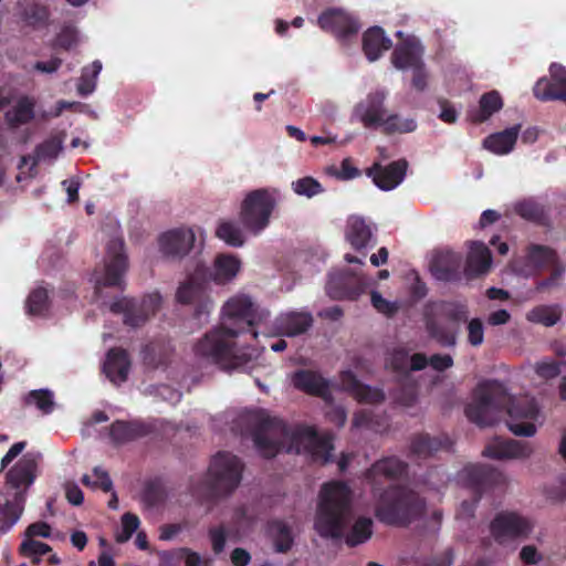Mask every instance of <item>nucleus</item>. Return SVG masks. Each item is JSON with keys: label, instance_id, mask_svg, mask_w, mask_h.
<instances>
[{"label": "nucleus", "instance_id": "nucleus-4", "mask_svg": "<svg viewBox=\"0 0 566 566\" xmlns=\"http://www.w3.org/2000/svg\"><path fill=\"white\" fill-rule=\"evenodd\" d=\"M464 408L465 417L480 428L493 426L507 416L509 430L518 437H533L539 407L527 392L518 396L510 391H478Z\"/></svg>", "mask_w": 566, "mask_h": 566}, {"label": "nucleus", "instance_id": "nucleus-22", "mask_svg": "<svg viewBox=\"0 0 566 566\" xmlns=\"http://www.w3.org/2000/svg\"><path fill=\"white\" fill-rule=\"evenodd\" d=\"M38 454L28 452L7 472L6 481L12 489H28L35 480Z\"/></svg>", "mask_w": 566, "mask_h": 566}, {"label": "nucleus", "instance_id": "nucleus-52", "mask_svg": "<svg viewBox=\"0 0 566 566\" xmlns=\"http://www.w3.org/2000/svg\"><path fill=\"white\" fill-rule=\"evenodd\" d=\"M468 339L472 346H479L484 339V328L480 319L473 318L468 324Z\"/></svg>", "mask_w": 566, "mask_h": 566}, {"label": "nucleus", "instance_id": "nucleus-16", "mask_svg": "<svg viewBox=\"0 0 566 566\" xmlns=\"http://www.w3.org/2000/svg\"><path fill=\"white\" fill-rule=\"evenodd\" d=\"M490 532L496 543L527 537L532 532L531 522L513 512H500L490 524Z\"/></svg>", "mask_w": 566, "mask_h": 566}, {"label": "nucleus", "instance_id": "nucleus-13", "mask_svg": "<svg viewBox=\"0 0 566 566\" xmlns=\"http://www.w3.org/2000/svg\"><path fill=\"white\" fill-rule=\"evenodd\" d=\"M161 295L158 292L148 294L142 302L120 297L111 304V311L122 314L124 323L129 326H139L149 316L154 315L161 305Z\"/></svg>", "mask_w": 566, "mask_h": 566}, {"label": "nucleus", "instance_id": "nucleus-6", "mask_svg": "<svg viewBox=\"0 0 566 566\" xmlns=\"http://www.w3.org/2000/svg\"><path fill=\"white\" fill-rule=\"evenodd\" d=\"M101 259L91 281L98 290L104 286L120 287L128 271L129 261L123 234L117 224L103 229L99 234Z\"/></svg>", "mask_w": 566, "mask_h": 566}, {"label": "nucleus", "instance_id": "nucleus-19", "mask_svg": "<svg viewBox=\"0 0 566 566\" xmlns=\"http://www.w3.org/2000/svg\"><path fill=\"white\" fill-rule=\"evenodd\" d=\"M317 24L326 32L338 39L345 40L357 33L359 25L357 21L343 9H328L317 18Z\"/></svg>", "mask_w": 566, "mask_h": 566}, {"label": "nucleus", "instance_id": "nucleus-38", "mask_svg": "<svg viewBox=\"0 0 566 566\" xmlns=\"http://www.w3.org/2000/svg\"><path fill=\"white\" fill-rule=\"evenodd\" d=\"M50 304L49 290L40 284L30 292L27 298V313L32 316H42L48 312Z\"/></svg>", "mask_w": 566, "mask_h": 566}, {"label": "nucleus", "instance_id": "nucleus-34", "mask_svg": "<svg viewBox=\"0 0 566 566\" xmlns=\"http://www.w3.org/2000/svg\"><path fill=\"white\" fill-rule=\"evenodd\" d=\"M25 494L22 491H17L13 502L8 501L3 506H0V531H9L20 518L23 511V503Z\"/></svg>", "mask_w": 566, "mask_h": 566}, {"label": "nucleus", "instance_id": "nucleus-45", "mask_svg": "<svg viewBox=\"0 0 566 566\" xmlns=\"http://www.w3.org/2000/svg\"><path fill=\"white\" fill-rule=\"evenodd\" d=\"M291 189L301 197L313 198L323 192L322 185L312 177H303L292 181Z\"/></svg>", "mask_w": 566, "mask_h": 566}, {"label": "nucleus", "instance_id": "nucleus-62", "mask_svg": "<svg viewBox=\"0 0 566 566\" xmlns=\"http://www.w3.org/2000/svg\"><path fill=\"white\" fill-rule=\"evenodd\" d=\"M552 82L560 90H566V69L560 64H552L549 67Z\"/></svg>", "mask_w": 566, "mask_h": 566}, {"label": "nucleus", "instance_id": "nucleus-47", "mask_svg": "<svg viewBox=\"0 0 566 566\" xmlns=\"http://www.w3.org/2000/svg\"><path fill=\"white\" fill-rule=\"evenodd\" d=\"M63 148V138L60 136H54L36 148V158L39 160H54Z\"/></svg>", "mask_w": 566, "mask_h": 566}, {"label": "nucleus", "instance_id": "nucleus-9", "mask_svg": "<svg viewBox=\"0 0 566 566\" xmlns=\"http://www.w3.org/2000/svg\"><path fill=\"white\" fill-rule=\"evenodd\" d=\"M210 284L199 264L196 263L185 280L179 282L175 293L176 302L191 305L197 316L209 314L214 306Z\"/></svg>", "mask_w": 566, "mask_h": 566}, {"label": "nucleus", "instance_id": "nucleus-3", "mask_svg": "<svg viewBox=\"0 0 566 566\" xmlns=\"http://www.w3.org/2000/svg\"><path fill=\"white\" fill-rule=\"evenodd\" d=\"M353 496L350 488L342 481L324 483L318 494L313 528L323 539L344 541L348 547L366 543L373 536V521L358 517L350 530Z\"/></svg>", "mask_w": 566, "mask_h": 566}, {"label": "nucleus", "instance_id": "nucleus-18", "mask_svg": "<svg viewBox=\"0 0 566 566\" xmlns=\"http://www.w3.org/2000/svg\"><path fill=\"white\" fill-rule=\"evenodd\" d=\"M210 283L227 285L233 282L241 272L242 262L240 258L231 253H219L214 256L211 265L197 262Z\"/></svg>", "mask_w": 566, "mask_h": 566}, {"label": "nucleus", "instance_id": "nucleus-20", "mask_svg": "<svg viewBox=\"0 0 566 566\" xmlns=\"http://www.w3.org/2000/svg\"><path fill=\"white\" fill-rule=\"evenodd\" d=\"M453 446L447 434L431 437L428 433H419L411 438L408 458L411 460H427L440 451L449 452Z\"/></svg>", "mask_w": 566, "mask_h": 566}, {"label": "nucleus", "instance_id": "nucleus-36", "mask_svg": "<svg viewBox=\"0 0 566 566\" xmlns=\"http://www.w3.org/2000/svg\"><path fill=\"white\" fill-rule=\"evenodd\" d=\"M274 549L276 553H287L293 544L294 537L291 527L283 521L274 520L269 523Z\"/></svg>", "mask_w": 566, "mask_h": 566}, {"label": "nucleus", "instance_id": "nucleus-26", "mask_svg": "<svg viewBox=\"0 0 566 566\" xmlns=\"http://www.w3.org/2000/svg\"><path fill=\"white\" fill-rule=\"evenodd\" d=\"M129 370L130 359L124 349L113 348L107 352L103 363V373L114 386L125 382Z\"/></svg>", "mask_w": 566, "mask_h": 566}, {"label": "nucleus", "instance_id": "nucleus-27", "mask_svg": "<svg viewBox=\"0 0 566 566\" xmlns=\"http://www.w3.org/2000/svg\"><path fill=\"white\" fill-rule=\"evenodd\" d=\"M428 358L423 354L409 353L405 348L392 349L386 359V366L395 371H418L427 367Z\"/></svg>", "mask_w": 566, "mask_h": 566}, {"label": "nucleus", "instance_id": "nucleus-57", "mask_svg": "<svg viewBox=\"0 0 566 566\" xmlns=\"http://www.w3.org/2000/svg\"><path fill=\"white\" fill-rule=\"evenodd\" d=\"M334 176L340 180H350L359 176V170L354 167L350 159H344L338 168L334 169Z\"/></svg>", "mask_w": 566, "mask_h": 566}, {"label": "nucleus", "instance_id": "nucleus-61", "mask_svg": "<svg viewBox=\"0 0 566 566\" xmlns=\"http://www.w3.org/2000/svg\"><path fill=\"white\" fill-rule=\"evenodd\" d=\"M430 366L432 369L438 371H443L450 368L453 365V359L450 355H433L428 360L427 366Z\"/></svg>", "mask_w": 566, "mask_h": 566}, {"label": "nucleus", "instance_id": "nucleus-64", "mask_svg": "<svg viewBox=\"0 0 566 566\" xmlns=\"http://www.w3.org/2000/svg\"><path fill=\"white\" fill-rule=\"evenodd\" d=\"M180 553L185 556L186 566H208L210 563L209 559H202L197 552L190 548H181Z\"/></svg>", "mask_w": 566, "mask_h": 566}, {"label": "nucleus", "instance_id": "nucleus-41", "mask_svg": "<svg viewBox=\"0 0 566 566\" xmlns=\"http://www.w3.org/2000/svg\"><path fill=\"white\" fill-rule=\"evenodd\" d=\"M101 71L102 63L98 60L82 70V74L77 83V92L80 95L86 96L95 91L97 77Z\"/></svg>", "mask_w": 566, "mask_h": 566}, {"label": "nucleus", "instance_id": "nucleus-37", "mask_svg": "<svg viewBox=\"0 0 566 566\" xmlns=\"http://www.w3.org/2000/svg\"><path fill=\"white\" fill-rule=\"evenodd\" d=\"M502 107L503 98L501 94L497 91H490L480 97L479 109L473 114L472 118L478 123L485 122L501 111Z\"/></svg>", "mask_w": 566, "mask_h": 566}, {"label": "nucleus", "instance_id": "nucleus-54", "mask_svg": "<svg viewBox=\"0 0 566 566\" xmlns=\"http://www.w3.org/2000/svg\"><path fill=\"white\" fill-rule=\"evenodd\" d=\"M412 73L411 84L417 91H424L429 84V73L424 66V63L410 70Z\"/></svg>", "mask_w": 566, "mask_h": 566}, {"label": "nucleus", "instance_id": "nucleus-21", "mask_svg": "<svg viewBox=\"0 0 566 566\" xmlns=\"http://www.w3.org/2000/svg\"><path fill=\"white\" fill-rule=\"evenodd\" d=\"M423 55V46L415 35H407L396 45L391 54L392 65L400 71H410L420 64Z\"/></svg>", "mask_w": 566, "mask_h": 566}, {"label": "nucleus", "instance_id": "nucleus-11", "mask_svg": "<svg viewBox=\"0 0 566 566\" xmlns=\"http://www.w3.org/2000/svg\"><path fill=\"white\" fill-rule=\"evenodd\" d=\"M549 264H555L554 273L548 280L538 283L537 290L541 291L556 285L565 272V266L556 263V254L553 250L543 245H531L526 256L514 262L513 270L518 275L531 276Z\"/></svg>", "mask_w": 566, "mask_h": 566}, {"label": "nucleus", "instance_id": "nucleus-25", "mask_svg": "<svg viewBox=\"0 0 566 566\" xmlns=\"http://www.w3.org/2000/svg\"><path fill=\"white\" fill-rule=\"evenodd\" d=\"M532 453L530 443L522 442L513 439L501 440L496 439L489 443L482 454L484 457L503 460V459H525Z\"/></svg>", "mask_w": 566, "mask_h": 566}, {"label": "nucleus", "instance_id": "nucleus-17", "mask_svg": "<svg viewBox=\"0 0 566 566\" xmlns=\"http://www.w3.org/2000/svg\"><path fill=\"white\" fill-rule=\"evenodd\" d=\"M408 468V463L396 455L384 457L371 464L366 471L365 478L376 495L384 482H392L406 476Z\"/></svg>", "mask_w": 566, "mask_h": 566}, {"label": "nucleus", "instance_id": "nucleus-59", "mask_svg": "<svg viewBox=\"0 0 566 566\" xmlns=\"http://www.w3.org/2000/svg\"><path fill=\"white\" fill-rule=\"evenodd\" d=\"M51 535V526L45 522H35L25 530L27 538L33 539L35 536L48 538Z\"/></svg>", "mask_w": 566, "mask_h": 566}, {"label": "nucleus", "instance_id": "nucleus-63", "mask_svg": "<svg viewBox=\"0 0 566 566\" xmlns=\"http://www.w3.org/2000/svg\"><path fill=\"white\" fill-rule=\"evenodd\" d=\"M547 497L555 501L566 500V474L560 476L558 486H549L545 490Z\"/></svg>", "mask_w": 566, "mask_h": 566}, {"label": "nucleus", "instance_id": "nucleus-32", "mask_svg": "<svg viewBox=\"0 0 566 566\" xmlns=\"http://www.w3.org/2000/svg\"><path fill=\"white\" fill-rule=\"evenodd\" d=\"M289 384L295 389H327L331 381L319 371L311 369L297 370L289 376Z\"/></svg>", "mask_w": 566, "mask_h": 566}, {"label": "nucleus", "instance_id": "nucleus-23", "mask_svg": "<svg viewBox=\"0 0 566 566\" xmlns=\"http://www.w3.org/2000/svg\"><path fill=\"white\" fill-rule=\"evenodd\" d=\"M408 164L406 160H398L388 166L376 164L368 171V176L373 178L375 185L385 191L397 188L405 179Z\"/></svg>", "mask_w": 566, "mask_h": 566}, {"label": "nucleus", "instance_id": "nucleus-15", "mask_svg": "<svg viewBox=\"0 0 566 566\" xmlns=\"http://www.w3.org/2000/svg\"><path fill=\"white\" fill-rule=\"evenodd\" d=\"M313 325V316L306 310L282 312L271 326L264 325L262 334L268 336L295 337L306 333Z\"/></svg>", "mask_w": 566, "mask_h": 566}, {"label": "nucleus", "instance_id": "nucleus-14", "mask_svg": "<svg viewBox=\"0 0 566 566\" xmlns=\"http://www.w3.org/2000/svg\"><path fill=\"white\" fill-rule=\"evenodd\" d=\"M387 96L388 93L385 90L369 92L354 106L352 119L360 123L365 128H380L388 114Z\"/></svg>", "mask_w": 566, "mask_h": 566}, {"label": "nucleus", "instance_id": "nucleus-55", "mask_svg": "<svg viewBox=\"0 0 566 566\" xmlns=\"http://www.w3.org/2000/svg\"><path fill=\"white\" fill-rule=\"evenodd\" d=\"M428 331L430 335L440 342L442 345L452 346L455 344V336L452 332L444 331L436 323H430L428 325Z\"/></svg>", "mask_w": 566, "mask_h": 566}, {"label": "nucleus", "instance_id": "nucleus-24", "mask_svg": "<svg viewBox=\"0 0 566 566\" xmlns=\"http://www.w3.org/2000/svg\"><path fill=\"white\" fill-rule=\"evenodd\" d=\"M154 431L151 423L140 420H116L109 427V438L114 444H124L149 436Z\"/></svg>", "mask_w": 566, "mask_h": 566}, {"label": "nucleus", "instance_id": "nucleus-60", "mask_svg": "<svg viewBox=\"0 0 566 566\" xmlns=\"http://www.w3.org/2000/svg\"><path fill=\"white\" fill-rule=\"evenodd\" d=\"M78 41V33L74 28H65L57 36V44L65 49H71Z\"/></svg>", "mask_w": 566, "mask_h": 566}, {"label": "nucleus", "instance_id": "nucleus-31", "mask_svg": "<svg viewBox=\"0 0 566 566\" xmlns=\"http://www.w3.org/2000/svg\"><path fill=\"white\" fill-rule=\"evenodd\" d=\"M520 134V125L510 127L503 132L488 136L483 146L489 151L502 156L511 153L516 144Z\"/></svg>", "mask_w": 566, "mask_h": 566}, {"label": "nucleus", "instance_id": "nucleus-5", "mask_svg": "<svg viewBox=\"0 0 566 566\" xmlns=\"http://www.w3.org/2000/svg\"><path fill=\"white\" fill-rule=\"evenodd\" d=\"M243 463L226 451L218 452L205 476L191 478L189 491L200 502H213L231 494L242 479Z\"/></svg>", "mask_w": 566, "mask_h": 566}, {"label": "nucleus", "instance_id": "nucleus-29", "mask_svg": "<svg viewBox=\"0 0 566 566\" xmlns=\"http://www.w3.org/2000/svg\"><path fill=\"white\" fill-rule=\"evenodd\" d=\"M492 265L491 252L488 247L480 241L469 243L467 256V272L470 275H480L486 273Z\"/></svg>", "mask_w": 566, "mask_h": 566}, {"label": "nucleus", "instance_id": "nucleus-1", "mask_svg": "<svg viewBox=\"0 0 566 566\" xmlns=\"http://www.w3.org/2000/svg\"><path fill=\"white\" fill-rule=\"evenodd\" d=\"M270 313L255 305L247 294H235L221 308V325L207 333L193 347L196 357L213 363L226 370L247 369L260 350L250 348L241 352L233 338L251 331L256 338L268 323Z\"/></svg>", "mask_w": 566, "mask_h": 566}, {"label": "nucleus", "instance_id": "nucleus-53", "mask_svg": "<svg viewBox=\"0 0 566 566\" xmlns=\"http://www.w3.org/2000/svg\"><path fill=\"white\" fill-rule=\"evenodd\" d=\"M371 304L381 314L392 315L398 310L396 302L385 300L378 292H371Z\"/></svg>", "mask_w": 566, "mask_h": 566}, {"label": "nucleus", "instance_id": "nucleus-56", "mask_svg": "<svg viewBox=\"0 0 566 566\" xmlns=\"http://www.w3.org/2000/svg\"><path fill=\"white\" fill-rule=\"evenodd\" d=\"M49 18L48 9L42 6H36L25 13L24 20L28 24L40 27L46 22Z\"/></svg>", "mask_w": 566, "mask_h": 566}, {"label": "nucleus", "instance_id": "nucleus-30", "mask_svg": "<svg viewBox=\"0 0 566 566\" xmlns=\"http://www.w3.org/2000/svg\"><path fill=\"white\" fill-rule=\"evenodd\" d=\"M345 235L350 245L361 250L374 243L373 229L360 217H350L347 220Z\"/></svg>", "mask_w": 566, "mask_h": 566}, {"label": "nucleus", "instance_id": "nucleus-49", "mask_svg": "<svg viewBox=\"0 0 566 566\" xmlns=\"http://www.w3.org/2000/svg\"><path fill=\"white\" fill-rule=\"evenodd\" d=\"M139 526V518L137 515L133 513H125L122 516V531L116 535V542L125 543L127 542L133 534L137 531Z\"/></svg>", "mask_w": 566, "mask_h": 566}, {"label": "nucleus", "instance_id": "nucleus-58", "mask_svg": "<svg viewBox=\"0 0 566 566\" xmlns=\"http://www.w3.org/2000/svg\"><path fill=\"white\" fill-rule=\"evenodd\" d=\"M360 403L377 405L385 400V391H349Z\"/></svg>", "mask_w": 566, "mask_h": 566}, {"label": "nucleus", "instance_id": "nucleus-33", "mask_svg": "<svg viewBox=\"0 0 566 566\" xmlns=\"http://www.w3.org/2000/svg\"><path fill=\"white\" fill-rule=\"evenodd\" d=\"M34 117V101L28 96H21L6 113V120L10 127H19L28 124Z\"/></svg>", "mask_w": 566, "mask_h": 566}, {"label": "nucleus", "instance_id": "nucleus-8", "mask_svg": "<svg viewBox=\"0 0 566 566\" xmlns=\"http://www.w3.org/2000/svg\"><path fill=\"white\" fill-rule=\"evenodd\" d=\"M280 200L281 191L275 187L258 188L247 192L238 213L243 229L254 235L264 231Z\"/></svg>", "mask_w": 566, "mask_h": 566}, {"label": "nucleus", "instance_id": "nucleus-51", "mask_svg": "<svg viewBox=\"0 0 566 566\" xmlns=\"http://www.w3.org/2000/svg\"><path fill=\"white\" fill-rule=\"evenodd\" d=\"M209 537L211 539L212 551L216 555L223 552L227 542V531L223 526L212 527L209 530Z\"/></svg>", "mask_w": 566, "mask_h": 566}, {"label": "nucleus", "instance_id": "nucleus-46", "mask_svg": "<svg viewBox=\"0 0 566 566\" xmlns=\"http://www.w3.org/2000/svg\"><path fill=\"white\" fill-rule=\"evenodd\" d=\"M20 554L31 558L33 564L40 563V557L51 552V547L42 542L25 538L20 545Z\"/></svg>", "mask_w": 566, "mask_h": 566}, {"label": "nucleus", "instance_id": "nucleus-40", "mask_svg": "<svg viewBox=\"0 0 566 566\" xmlns=\"http://www.w3.org/2000/svg\"><path fill=\"white\" fill-rule=\"evenodd\" d=\"M417 126L413 117L388 112L380 128L387 134H408L415 132Z\"/></svg>", "mask_w": 566, "mask_h": 566}, {"label": "nucleus", "instance_id": "nucleus-10", "mask_svg": "<svg viewBox=\"0 0 566 566\" xmlns=\"http://www.w3.org/2000/svg\"><path fill=\"white\" fill-rule=\"evenodd\" d=\"M459 479L473 493V500L461 503V514L473 516L475 506L483 492L504 481L503 474L496 469L483 464H469L459 473Z\"/></svg>", "mask_w": 566, "mask_h": 566}, {"label": "nucleus", "instance_id": "nucleus-35", "mask_svg": "<svg viewBox=\"0 0 566 566\" xmlns=\"http://www.w3.org/2000/svg\"><path fill=\"white\" fill-rule=\"evenodd\" d=\"M242 228L234 220L223 219L217 224L216 237L230 247L239 248L245 242Z\"/></svg>", "mask_w": 566, "mask_h": 566}, {"label": "nucleus", "instance_id": "nucleus-42", "mask_svg": "<svg viewBox=\"0 0 566 566\" xmlns=\"http://www.w3.org/2000/svg\"><path fill=\"white\" fill-rule=\"evenodd\" d=\"M534 95L543 101H565L566 90H560L552 81L539 78L534 85Z\"/></svg>", "mask_w": 566, "mask_h": 566}, {"label": "nucleus", "instance_id": "nucleus-44", "mask_svg": "<svg viewBox=\"0 0 566 566\" xmlns=\"http://www.w3.org/2000/svg\"><path fill=\"white\" fill-rule=\"evenodd\" d=\"M53 391H29L24 396L25 406H35L43 413H50L53 410Z\"/></svg>", "mask_w": 566, "mask_h": 566}, {"label": "nucleus", "instance_id": "nucleus-43", "mask_svg": "<svg viewBox=\"0 0 566 566\" xmlns=\"http://www.w3.org/2000/svg\"><path fill=\"white\" fill-rule=\"evenodd\" d=\"M167 499V492L161 481L153 480L146 483L143 501L148 507L161 505Z\"/></svg>", "mask_w": 566, "mask_h": 566}, {"label": "nucleus", "instance_id": "nucleus-12", "mask_svg": "<svg viewBox=\"0 0 566 566\" xmlns=\"http://www.w3.org/2000/svg\"><path fill=\"white\" fill-rule=\"evenodd\" d=\"M206 232L202 229L179 227L163 232L158 239V250L163 256L171 260L185 259L195 248L197 239L205 240Z\"/></svg>", "mask_w": 566, "mask_h": 566}, {"label": "nucleus", "instance_id": "nucleus-39", "mask_svg": "<svg viewBox=\"0 0 566 566\" xmlns=\"http://www.w3.org/2000/svg\"><path fill=\"white\" fill-rule=\"evenodd\" d=\"M560 317L562 308L558 305H538L526 313L528 322L547 327L555 325Z\"/></svg>", "mask_w": 566, "mask_h": 566}, {"label": "nucleus", "instance_id": "nucleus-50", "mask_svg": "<svg viewBox=\"0 0 566 566\" xmlns=\"http://www.w3.org/2000/svg\"><path fill=\"white\" fill-rule=\"evenodd\" d=\"M534 371L542 379H552L559 375L560 365L552 359H542L534 365Z\"/></svg>", "mask_w": 566, "mask_h": 566}, {"label": "nucleus", "instance_id": "nucleus-28", "mask_svg": "<svg viewBox=\"0 0 566 566\" xmlns=\"http://www.w3.org/2000/svg\"><path fill=\"white\" fill-rule=\"evenodd\" d=\"M391 48V40L379 27H373L363 34V51L369 62L377 61Z\"/></svg>", "mask_w": 566, "mask_h": 566}, {"label": "nucleus", "instance_id": "nucleus-48", "mask_svg": "<svg viewBox=\"0 0 566 566\" xmlns=\"http://www.w3.org/2000/svg\"><path fill=\"white\" fill-rule=\"evenodd\" d=\"M513 210L526 220H536L542 214L541 207L533 199H523L515 202Z\"/></svg>", "mask_w": 566, "mask_h": 566}, {"label": "nucleus", "instance_id": "nucleus-7", "mask_svg": "<svg viewBox=\"0 0 566 566\" xmlns=\"http://www.w3.org/2000/svg\"><path fill=\"white\" fill-rule=\"evenodd\" d=\"M424 507L423 500L417 493L391 485L379 493L375 516L387 525L407 526L423 514Z\"/></svg>", "mask_w": 566, "mask_h": 566}, {"label": "nucleus", "instance_id": "nucleus-2", "mask_svg": "<svg viewBox=\"0 0 566 566\" xmlns=\"http://www.w3.org/2000/svg\"><path fill=\"white\" fill-rule=\"evenodd\" d=\"M252 440L256 451L266 459L284 450L287 453L305 454L315 463L333 462V437L319 434L312 426L290 427L279 418L256 415Z\"/></svg>", "mask_w": 566, "mask_h": 566}]
</instances>
